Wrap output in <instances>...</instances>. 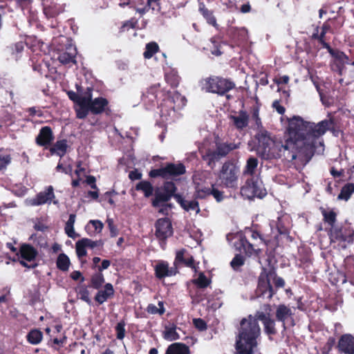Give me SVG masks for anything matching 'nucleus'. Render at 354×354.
<instances>
[{"label":"nucleus","mask_w":354,"mask_h":354,"mask_svg":"<svg viewBox=\"0 0 354 354\" xmlns=\"http://www.w3.org/2000/svg\"><path fill=\"white\" fill-rule=\"evenodd\" d=\"M241 193L248 198H262L267 194L259 175L247 176L245 184L241 188Z\"/></svg>","instance_id":"obj_5"},{"label":"nucleus","mask_w":354,"mask_h":354,"mask_svg":"<svg viewBox=\"0 0 354 354\" xmlns=\"http://www.w3.org/2000/svg\"><path fill=\"white\" fill-rule=\"evenodd\" d=\"M180 77L177 71L171 70L165 74V80L166 82L172 88H176L180 82Z\"/></svg>","instance_id":"obj_37"},{"label":"nucleus","mask_w":354,"mask_h":354,"mask_svg":"<svg viewBox=\"0 0 354 354\" xmlns=\"http://www.w3.org/2000/svg\"><path fill=\"white\" fill-rule=\"evenodd\" d=\"M245 256L242 254H236L230 262V266L235 271H239L240 268L245 264Z\"/></svg>","instance_id":"obj_44"},{"label":"nucleus","mask_w":354,"mask_h":354,"mask_svg":"<svg viewBox=\"0 0 354 354\" xmlns=\"http://www.w3.org/2000/svg\"><path fill=\"white\" fill-rule=\"evenodd\" d=\"M59 39L62 43L65 44V48H58L59 53L58 60L64 64L76 63L75 57L77 55V49L75 46L72 44V40L68 37L62 36Z\"/></svg>","instance_id":"obj_9"},{"label":"nucleus","mask_w":354,"mask_h":354,"mask_svg":"<svg viewBox=\"0 0 354 354\" xmlns=\"http://www.w3.org/2000/svg\"><path fill=\"white\" fill-rule=\"evenodd\" d=\"M182 207L186 211L196 210V212L200 211L198 202L196 200L190 201H186V203Z\"/></svg>","instance_id":"obj_60"},{"label":"nucleus","mask_w":354,"mask_h":354,"mask_svg":"<svg viewBox=\"0 0 354 354\" xmlns=\"http://www.w3.org/2000/svg\"><path fill=\"white\" fill-rule=\"evenodd\" d=\"M335 338L333 337H329L324 346L323 354H328V353L332 350L333 347L335 346Z\"/></svg>","instance_id":"obj_64"},{"label":"nucleus","mask_w":354,"mask_h":354,"mask_svg":"<svg viewBox=\"0 0 354 354\" xmlns=\"http://www.w3.org/2000/svg\"><path fill=\"white\" fill-rule=\"evenodd\" d=\"M172 104L170 106V108L173 110H175L176 108L180 109L182 106H184L186 103V99L184 96L181 95L178 92H175L173 95L168 99Z\"/></svg>","instance_id":"obj_34"},{"label":"nucleus","mask_w":354,"mask_h":354,"mask_svg":"<svg viewBox=\"0 0 354 354\" xmlns=\"http://www.w3.org/2000/svg\"><path fill=\"white\" fill-rule=\"evenodd\" d=\"M240 143L236 144L234 142H216V151L221 158L225 157L232 151L239 149Z\"/></svg>","instance_id":"obj_23"},{"label":"nucleus","mask_w":354,"mask_h":354,"mask_svg":"<svg viewBox=\"0 0 354 354\" xmlns=\"http://www.w3.org/2000/svg\"><path fill=\"white\" fill-rule=\"evenodd\" d=\"M267 272L270 279L272 280V282L274 286V290H276V292L279 288H282L285 286L286 282L284 279L277 274L276 271L274 270V268H271L269 270H267Z\"/></svg>","instance_id":"obj_35"},{"label":"nucleus","mask_w":354,"mask_h":354,"mask_svg":"<svg viewBox=\"0 0 354 354\" xmlns=\"http://www.w3.org/2000/svg\"><path fill=\"white\" fill-rule=\"evenodd\" d=\"M104 227L103 223L100 220H91L86 226V230L89 234L100 233Z\"/></svg>","instance_id":"obj_38"},{"label":"nucleus","mask_w":354,"mask_h":354,"mask_svg":"<svg viewBox=\"0 0 354 354\" xmlns=\"http://www.w3.org/2000/svg\"><path fill=\"white\" fill-rule=\"evenodd\" d=\"M334 120H324L317 124L305 120L299 115L287 118L285 142H276L267 130L260 129L254 136L255 150L263 158H284L289 161L297 158L308 162L315 155L317 145L324 146L320 138L332 131Z\"/></svg>","instance_id":"obj_1"},{"label":"nucleus","mask_w":354,"mask_h":354,"mask_svg":"<svg viewBox=\"0 0 354 354\" xmlns=\"http://www.w3.org/2000/svg\"><path fill=\"white\" fill-rule=\"evenodd\" d=\"M76 89H77V93H75L73 91H69L67 92V95H68V98L71 101H73L74 103L78 104L80 103V102H81V94L82 93V88L81 86L76 84Z\"/></svg>","instance_id":"obj_51"},{"label":"nucleus","mask_w":354,"mask_h":354,"mask_svg":"<svg viewBox=\"0 0 354 354\" xmlns=\"http://www.w3.org/2000/svg\"><path fill=\"white\" fill-rule=\"evenodd\" d=\"M29 61L32 70L37 72L40 75H43L44 73L46 72V68L48 66L47 64L44 63L41 54H32L30 57Z\"/></svg>","instance_id":"obj_21"},{"label":"nucleus","mask_w":354,"mask_h":354,"mask_svg":"<svg viewBox=\"0 0 354 354\" xmlns=\"http://www.w3.org/2000/svg\"><path fill=\"white\" fill-rule=\"evenodd\" d=\"M159 50V46L156 42H150L146 45L145 51L143 53L145 59L151 58Z\"/></svg>","instance_id":"obj_47"},{"label":"nucleus","mask_w":354,"mask_h":354,"mask_svg":"<svg viewBox=\"0 0 354 354\" xmlns=\"http://www.w3.org/2000/svg\"><path fill=\"white\" fill-rule=\"evenodd\" d=\"M176 191L177 187L173 181H165L161 189L158 188L155 191L154 198L151 200V205L156 208L162 206V203H167Z\"/></svg>","instance_id":"obj_6"},{"label":"nucleus","mask_w":354,"mask_h":354,"mask_svg":"<svg viewBox=\"0 0 354 354\" xmlns=\"http://www.w3.org/2000/svg\"><path fill=\"white\" fill-rule=\"evenodd\" d=\"M55 198L54 189L53 186H48L44 191L40 192L36 196L29 201V204L32 206H39L46 203L50 204L52 201L54 204L58 203L57 201H53Z\"/></svg>","instance_id":"obj_12"},{"label":"nucleus","mask_w":354,"mask_h":354,"mask_svg":"<svg viewBox=\"0 0 354 354\" xmlns=\"http://www.w3.org/2000/svg\"><path fill=\"white\" fill-rule=\"evenodd\" d=\"M163 337L169 341H174L180 339L179 334L176 332V326L173 324L172 326H166L163 332Z\"/></svg>","instance_id":"obj_42"},{"label":"nucleus","mask_w":354,"mask_h":354,"mask_svg":"<svg viewBox=\"0 0 354 354\" xmlns=\"http://www.w3.org/2000/svg\"><path fill=\"white\" fill-rule=\"evenodd\" d=\"M165 354H190V349L184 343L176 342L167 347Z\"/></svg>","instance_id":"obj_26"},{"label":"nucleus","mask_w":354,"mask_h":354,"mask_svg":"<svg viewBox=\"0 0 354 354\" xmlns=\"http://www.w3.org/2000/svg\"><path fill=\"white\" fill-rule=\"evenodd\" d=\"M246 234H248L252 240H257L259 239L261 241H263L266 243L263 236L257 231L254 230L252 228H246L243 234L246 235Z\"/></svg>","instance_id":"obj_62"},{"label":"nucleus","mask_w":354,"mask_h":354,"mask_svg":"<svg viewBox=\"0 0 354 354\" xmlns=\"http://www.w3.org/2000/svg\"><path fill=\"white\" fill-rule=\"evenodd\" d=\"M211 188L209 187H197L194 194L196 198L205 199L207 196H210Z\"/></svg>","instance_id":"obj_59"},{"label":"nucleus","mask_w":354,"mask_h":354,"mask_svg":"<svg viewBox=\"0 0 354 354\" xmlns=\"http://www.w3.org/2000/svg\"><path fill=\"white\" fill-rule=\"evenodd\" d=\"M77 295L80 296V299L84 301H85L87 304L91 305V300L89 297V291L86 286H82L79 291L77 292Z\"/></svg>","instance_id":"obj_56"},{"label":"nucleus","mask_w":354,"mask_h":354,"mask_svg":"<svg viewBox=\"0 0 354 354\" xmlns=\"http://www.w3.org/2000/svg\"><path fill=\"white\" fill-rule=\"evenodd\" d=\"M236 250L243 254L247 257L259 258L261 250L256 243H251L245 234L241 233L238 235L237 240L234 243Z\"/></svg>","instance_id":"obj_7"},{"label":"nucleus","mask_w":354,"mask_h":354,"mask_svg":"<svg viewBox=\"0 0 354 354\" xmlns=\"http://www.w3.org/2000/svg\"><path fill=\"white\" fill-rule=\"evenodd\" d=\"M25 44L24 41H19L8 46V50L12 57L16 60L19 59L24 51Z\"/></svg>","instance_id":"obj_32"},{"label":"nucleus","mask_w":354,"mask_h":354,"mask_svg":"<svg viewBox=\"0 0 354 354\" xmlns=\"http://www.w3.org/2000/svg\"><path fill=\"white\" fill-rule=\"evenodd\" d=\"M322 214L324 217V221L327 223L330 227H333L336 222V213L333 210L327 212L326 209H322Z\"/></svg>","instance_id":"obj_46"},{"label":"nucleus","mask_w":354,"mask_h":354,"mask_svg":"<svg viewBox=\"0 0 354 354\" xmlns=\"http://www.w3.org/2000/svg\"><path fill=\"white\" fill-rule=\"evenodd\" d=\"M88 248L86 243L84 241V238L77 241L75 243V249L77 256L79 258H82L86 257L87 255V252L86 248Z\"/></svg>","instance_id":"obj_50"},{"label":"nucleus","mask_w":354,"mask_h":354,"mask_svg":"<svg viewBox=\"0 0 354 354\" xmlns=\"http://www.w3.org/2000/svg\"><path fill=\"white\" fill-rule=\"evenodd\" d=\"M353 193H354V183H349L342 187L337 198L338 199L348 201Z\"/></svg>","instance_id":"obj_41"},{"label":"nucleus","mask_w":354,"mask_h":354,"mask_svg":"<svg viewBox=\"0 0 354 354\" xmlns=\"http://www.w3.org/2000/svg\"><path fill=\"white\" fill-rule=\"evenodd\" d=\"M94 299L98 305H101L106 301L109 298H111L114 295L113 286L111 283H106L104 286V289L97 290Z\"/></svg>","instance_id":"obj_20"},{"label":"nucleus","mask_w":354,"mask_h":354,"mask_svg":"<svg viewBox=\"0 0 354 354\" xmlns=\"http://www.w3.org/2000/svg\"><path fill=\"white\" fill-rule=\"evenodd\" d=\"M165 166L168 179H174L186 173V167L182 162H167L165 163Z\"/></svg>","instance_id":"obj_19"},{"label":"nucleus","mask_w":354,"mask_h":354,"mask_svg":"<svg viewBox=\"0 0 354 354\" xmlns=\"http://www.w3.org/2000/svg\"><path fill=\"white\" fill-rule=\"evenodd\" d=\"M109 101L103 97H98L93 99L88 104L90 112L94 115L105 113L106 115H110L111 110L109 106Z\"/></svg>","instance_id":"obj_16"},{"label":"nucleus","mask_w":354,"mask_h":354,"mask_svg":"<svg viewBox=\"0 0 354 354\" xmlns=\"http://www.w3.org/2000/svg\"><path fill=\"white\" fill-rule=\"evenodd\" d=\"M104 281L105 279L102 272H97L91 276L89 286L95 290H99L102 287Z\"/></svg>","instance_id":"obj_39"},{"label":"nucleus","mask_w":354,"mask_h":354,"mask_svg":"<svg viewBox=\"0 0 354 354\" xmlns=\"http://www.w3.org/2000/svg\"><path fill=\"white\" fill-rule=\"evenodd\" d=\"M149 176L151 178H162L163 179L167 180V169L166 166L162 167L158 169H152L149 172Z\"/></svg>","instance_id":"obj_49"},{"label":"nucleus","mask_w":354,"mask_h":354,"mask_svg":"<svg viewBox=\"0 0 354 354\" xmlns=\"http://www.w3.org/2000/svg\"><path fill=\"white\" fill-rule=\"evenodd\" d=\"M27 341L33 345L39 344L43 339V333L39 329H32L26 335Z\"/></svg>","instance_id":"obj_36"},{"label":"nucleus","mask_w":354,"mask_h":354,"mask_svg":"<svg viewBox=\"0 0 354 354\" xmlns=\"http://www.w3.org/2000/svg\"><path fill=\"white\" fill-rule=\"evenodd\" d=\"M336 348L339 353L354 354V336L348 333L342 335Z\"/></svg>","instance_id":"obj_15"},{"label":"nucleus","mask_w":354,"mask_h":354,"mask_svg":"<svg viewBox=\"0 0 354 354\" xmlns=\"http://www.w3.org/2000/svg\"><path fill=\"white\" fill-rule=\"evenodd\" d=\"M239 174V166L231 160L223 163L218 177L223 187L234 188L237 185Z\"/></svg>","instance_id":"obj_4"},{"label":"nucleus","mask_w":354,"mask_h":354,"mask_svg":"<svg viewBox=\"0 0 354 354\" xmlns=\"http://www.w3.org/2000/svg\"><path fill=\"white\" fill-rule=\"evenodd\" d=\"M43 11L47 18H54L62 12V9L57 3H50L44 6Z\"/></svg>","instance_id":"obj_33"},{"label":"nucleus","mask_w":354,"mask_h":354,"mask_svg":"<svg viewBox=\"0 0 354 354\" xmlns=\"http://www.w3.org/2000/svg\"><path fill=\"white\" fill-rule=\"evenodd\" d=\"M203 88L207 93H215L220 96H225L227 100H230L232 95L227 93L234 89L235 83L230 78L222 76L212 75L203 80Z\"/></svg>","instance_id":"obj_3"},{"label":"nucleus","mask_w":354,"mask_h":354,"mask_svg":"<svg viewBox=\"0 0 354 354\" xmlns=\"http://www.w3.org/2000/svg\"><path fill=\"white\" fill-rule=\"evenodd\" d=\"M68 147L67 140L62 139L57 140L49 150L51 154H56L62 158L66 153Z\"/></svg>","instance_id":"obj_25"},{"label":"nucleus","mask_w":354,"mask_h":354,"mask_svg":"<svg viewBox=\"0 0 354 354\" xmlns=\"http://www.w3.org/2000/svg\"><path fill=\"white\" fill-rule=\"evenodd\" d=\"M264 330L266 333L269 335H274L277 334V331L275 328V320L270 318V317L265 321L263 323Z\"/></svg>","instance_id":"obj_48"},{"label":"nucleus","mask_w":354,"mask_h":354,"mask_svg":"<svg viewBox=\"0 0 354 354\" xmlns=\"http://www.w3.org/2000/svg\"><path fill=\"white\" fill-rule=\"evenodd\" d=\"M135 189L136 191H140L143 193L145 198H149L153 194V187L148 180H141L136 184Z\"/></svg>","instance_id":"obj_30"},{"label":"nucleus","mask_w":354,"mask_h":354,"mask_svg":"<svg viewBox=\"0 0 354 354\" xmlns=\"http://www.w3.org/2000/svg\"><path fill=\"white\" fill-rule=\"evenodd\" d=\"M55 136L51 127L48 126L42 127L38 135L35 138V143L39 146L47 149L52 145Z\"/></svg>","instance_id":"obj_14"},{"label":"nucleus","mask_w":354,"mask_h":354,"mask_svg":"<svg viewBox=\"0 0 354 354\" xmlns=\"http://www.w3.org/2000/svg\"><path fill=\"white\" fill-rule=\"evenodd\" d=\"M202 158L207 163L208 167L211 169H214L216 162L218 161L221 158L216 150L208 149L205 151V153L202 155Z\"/></svg>","instance_id":"obj_29"},{"label":"nucleus","mask_w":354,"mask_h":354,"mask_svg":"<svg viewBox=\"0 0 354 354\" xmlns=\"http://www.w3.org/2000/svg\"><path fill=\"white\" fill-rule=\"evenodd\" d=\"M173 234L171 223L167 218H159L156 223V236L160 241H165Z\"/></svg>","instance_id":"obj_13"},{"label":"nucleus","mask_w":354,"mask_h":354,"mask_svg":"<svg viewBox=\"0 0 354 354\" xmlns=\"http://www.w3.org/2000/svg\"><path fill=\"white\" fill-rule=\"evenodd\" d=\"M328 236L331 242L344 241L352 243L354 240V231L333 225L330 228Z\"/></svg>","instance_id":"obj_11"},{"label":"nucleus","mask_w":354,"mask_h":354,"mask_svg":"<svg viewBox=\"0 0 354 354\" xmlns=\"http://www.w3.org/2000/svg\"><path fill=\"white\" fill-rule=\"evenodd\" d=\"M198 11L207 21V23L215 28H218V25L213 11L209 10L204 3V2L198 1Z\"/></svg>","instance_id":"obj_24"},{"label":"nucleus","mask_w":354,"mask_h":354,"mask_svg":"<svg viewBox=\"0 0 354 354\" xmlns=\"http://www.w3.org/2000/svg\"><path fill=\"white\" fill-rule=\"evenodd\" d=\"M326 33V32L321 30V32L319 34V26H317L315 31L311 36V38L312 39L317 40L324 48H326L328 53H331L330 51H332V47L325 40Z\"/></svg>","instance_id":"obj_31"},{"label":"nucleus","mask_w":354,"mask_h":354,"mask_svg":"<svg viewBox=\"0 0 354 354\" xmlns=\"http://www.w3.org/2000/svg\"><path fill=\"white\" fill-rule=\"evenodd\" d=\"M230 32L234 39L236 35L239 37L238 40L243 39L245 38V30L243 28L239 29L237 28H230Z\"/></svg>","instance_id":"obj_63"},{"label":"nucleus","mask_w":354,"mask_h":354,"mask_svg":"<svg viewBox=\"0 0 354 354\" xmlns=\"http://www.w3.org/2000/svg\"><path fill=\"white\" fill-rule=\"evenodd\" d=\"M330 55L338 60L342 64H351L354 66V60L351 62L349 57L342 51L335 50L332 48Z\"/></svg>","instance_id":"obj_40"},{"label":"nucleus","mask_w":354,"mask_h":354,"mask_svg":"<svg viewBox=\"0 0 354 354\" xmlns=\"http://www.w3.org/2000/svg\"><path fill=\"white\" fill-rule=\"evenodd\" d=\"M93 91L92 87H87L86 91L83 93V95H81V103L84 106L89 104L93 100Z\"/></svg>","instance_id":"obj_55"},{"label":"nucleus","mask_w":354,"mask_h":354,"mask_svg":"<svg viewBox=\"0 0 354 354\" xmlns=\"http://www.w3.org/2000/svg\"><path fill=\"white\" fill-rule=\"evenodd\" d=\"M187 250L184 248L176 252L174 260V266L177 267L178 264L181 263L185 265L186 267L190 268L192 269H196L194 257L189 254L188 257H185V254Z\"/></svg>","instance_id":"obj_22"},{"label":"nucleus","mask_w":354,"mask_h":354,"mask_svg":"<svg viewBox=\"0 0 354 354\" xmlns=\"http://www.w3.org/2000/svg\"><path fill=\"white\" fill-rule=\"evenodd\" d=\"M210 41L212 44V46L210 48L211 53L215 56L221 55L223 54V52L221 50V44L218 38L212 37L211 38Z\"/></svg>","instance_id":"obj_53"},{"label":"nucleus","mask_w":354,"mask_h":354,"mask_svg":"<svg viewBox=\"0 0 354 354\" xmlns=\"http://www.w3.org/2000/svg\"><path fill=\"white\" fill-rule=\"evenodd\" d=\"M57 267L62 271H67L70 266V259L64 253L59 254L56 261Z\"/></svg>","instance_id":"obj_43"},{"label":"nucleus","mask_w":354,"mask_h":354,"mask_svg":"<svg viewBox=\"0 0 354 354\" xmlns=\"http://www.w3.org/2000/svg\"><path fill=\"white\" fill-rule=\"evenodd\" d=\"M125 322L124 321H121L117 324L115 327V330L116 333V337L118 339L122 340L124 339L125 336Z\"/></svg>","instance_id":"obj_58"},{"label":"nucleus","mask_w":354,"mask_h":354,"mask_svg":"<svg viewBox=\"0 0 354 354\" xmlns=\"http://www.w3.org/2000/svg\"><path fill=\"white\" fill-rule=\"evenodd\" d=\"M192 282L198 288L203 289L210 284L211 281L207 278L203 272H201L199 273L198 278L194 279Z\"/></svg>","instance_id":"obj_45"},{"label":"nucleus","mask_w":354,"mask_h":354,"mask_svg":"<svg viewBox=\"0 0 354 354\" xmlns=\"http://www.w3.org/2000/svg\"><path fill=\"white\" fill-rule=\"evenodd\" d=\"M255 294L258 297L267 298L269 300L276 294V290L271 285L270 279L266 268L263 269L259 276Z\"/></svg>","instance_id":"obj_8"},{"label":"nucleus","mask_w":354,"mask_h":354,"mask_svg":"<svg viewBox=\"0 0 354 354\" xmlns=\"http://www.w3.org/2000/svg\"><path fill=\"white\" fill-rule=\"evenodd\" d=\"M230 119L238 129H243L248 125L249 116L245 111H240L238 116L230 115Z\"/></svg>","instance_id":"obj_27"},{"label":"nucleus","mask_w":354,"mask_h":354,"mask_svg":"<svg viewBox=\"0 0 354 354\" xmlns=\"http://www.w3.org/2000/svg\"><path fill=\"white\" fill-rule=\"evenodd\" d=\"M294 313L291 308L286 304H281L277 306L275 311V319L277 321L282 323V327L283 330L286 329V322L289 318L294 322L293 319Z\"/></svg>","instance_id":"obj_18"},{"label":"nucleus","mask_w":354,"mask_h":354,"mask_svg":"<svg viewBox=\"0 0 354 354\" xmlns=\"http://www.w3.org/2000/svg\"><path fill=\"white\" fill-rule=\"evenodd\" d=\"M261 328L258 322L252 316L243 318L240 322L239 334L236 339V348H255Z\"/></svg>","instance_id":"obj_2"},{"label":"nucleus","mask_w":354,"mask_h":354,"mask_svg":"<svg viewBox=\"0 0 354 354\" xmlns=\"http://www.w3.org/2000/svg\"><path fill=\"white\" fill-rule=\"evenodd\" d=\"M155 276L158 279H162L167 277L175 276L178 273L176 266L169 267V263L165 261H159L154 266Z\"/></svg>","instance_id":"obj_17"},{"label":"nucleus","mask_w":354,"mask_h":354,"mask_svg":"<svg viewBox=\"0 0 354 354\" xmlns=\"http://www.w3.org/2000/svg\"><path fill=\"white\" fill-rule=\"evenodd\" d=\"M160 84H156L152 86H151L147 91H146V93L145 94V96L149 98V100L153 102L157 99V95L158 93L160 91Z\"/></svg>","instance_id":"obj_52"},{"label":"nucleus","mask_w":354,"mask_h":354,"mask_svg":"<svg viewBox=\"0 0 354 354\" xmlns=\"http://www.w3.org/2000/svg\"><path fill=\"white\" fill-rule=\"evenodd\" d=\"M259 164L258 158L254 156H250L247 161L246 165L244 167L243 174L244 176H252L253 175H257L256 170Z\"/></svg>","instance_id":"obj_28"},{"label":"nucleus","mask_w":354,"mask_h":354,"mask_svg":"<svg viewBox=\"0 0 354 354\" xmlns=\"http://www.w3.org/2000/svg\"><path fill=\"white\" fill-rule=\"evenodd\" d=\"M17 255H19L23 260L19 261L20 264L25 268L29 269L35 268L37 266V263L29 265L25 261H32L35 260L38 255V251L32 245L29 243H22L20 245L19 250L17 253Z\"/></svg>","instance_id":"obj_10"},{"label":"nucleus","mask_w":354,"mask_h":354,"mask_svg":"<svg viewBox=\"0 0 354 354\" xmlns=\"http://www.w3.org/2000/svg\"><path fill=\"white\" fill-rule=\"evenodd\" d=\"M278 232L280 235H283L286 239L287 241L292 242L293 239L291 236H290V230L284 226V225L280 221L277 223V225Z\"/></svg>","instance_id":"obj_54"},{"label":"nucleus","mask_w":354,"mask_h":354,"mask_svg":"<svg viewBox=\"0 0 354 354\" xmlns=\"http://www.w3.org/2000/svg\"><path fill=\"white\" fill-rule=\"evenodd\" d=\"M78 105L80 108L76 110V116L79 119H84L90 111L89 105L86 104L84 106L81 102H80Z\"/></svg>","instance_id":"obj_57"},{"label":"nucleus","mask_w":354,"mask_h":354,"mask_svg":"<svg viewBox=\"0 0 354 354\" xmlns=\"http://www.w3.org/2000/svg\"><path fill=\"white\" fill-rule=\"evenodd\" d=\"M210 195H212L218 203L221 202L224 199V192L218 190L214 187V185H212Z\"/></svg>","instance_id":"obj_61"}]
</instances>
